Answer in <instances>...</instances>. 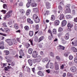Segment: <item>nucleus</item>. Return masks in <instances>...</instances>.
<instances>
[{
	"label": "nucleus",
	"instance_id": "nucleus-60",
	"mask_svg": "<svg viewBox=\"0 0 77 77\" xmlns=\"http://www.w3.org/2000/svg\"><path fill=\"white\" fill-rule=\"evenodd\" d=\"M17 40L20 43L21 42H20V38H17Z\"/></svg>",
	"mask_w": 77,
	"mask_h": 77
},
{
	"label": "nucleus",
	"instance_id": "nucleus-54",
	"mask_svg": "<svg viewBox=\"0 0 77 77\" xmlns=\"http://www.w3.org/2000/svg\"><path fill=\"white\" fill-rule=\"evenodd\" d=\"M74 61L75 63H77V57H75L74 59Z\"/></svg>",
	"mask_w": 77,
	"mask_h": 77
},
{
	"label": "nucleus",
	"instance_id": "nucleus-38",
	"mask_svg": "<svg viewBox=\"0 0 77 77\" xmlns=\"http://www.w3.org/2000/svg\"><path fill=\"white\" fill-rule=\"evenodd\" d=\"M63 31V28L61 27H59L58 29V32H62Z\"/></svg>",
	"mask_w": 77,
	"mask_h": 77
},
{
	"label": "nucleus",
	"instance_id": "nucleus-57",
	"mask_svg": "<svg viewBox=\"0 0 77 77\" xmlns=\"http://www.w3.org/2000/svg\"><path fill=\"white\" fill-rule=\"evenodd\" d=\"M6 61L7 62L9 63V62H12V61L11 60L9 59H8L6 60Z\"/></svg>",
	"mask_w": 77,
	"mask_h": 77
},
{
	"label": "nucleus",
	"instance_id": "nucleus-10",
	"mask_svg": "<svg viewBox=\"0 0 77 77\" xmlns=\"http://www.w3.org/2000/svg\"><path fill=\"white\" fill-rule=\"evenodd\" d=\"M28 2L26 4V7L27 8H29L30 6V4L32 3V1L31 0H28Z\"/></svg>",
	"mask_w": 77,
	"mask_h": 77
},
{
	"label": "nucleus",
	"instance_id": "nucleus-40",
	"mask_svg": "<svg viewBox=\"0 0 77 77\" xmlns=\"http://www.w3.org/2000/svg\"><path fill=\"white\" fill-rule=\"evenodd\" d=\"M1 12L3 14H6V12H7V11L4 10H2L1 11Z\"/></svg>",
	"mask_w": 77,
	"mask_h": 77
},
{
	"label": "nucleus",
	"instance_id": "nucleus-34",
	"mask_svg": "<svg viewBox=\"0 0 77 77\" xmlns=\"http://www.w3.org/2000/svg\"><path fill=\"white\" fill-rule=\"evenodd\" d=\"M36 3H32L31 6L32 7H36Z\"/></svg>",
	"mask_w": 77,
	"mask_h": 77
},
{
	"label": "nucleus",
	"instance_id": "nucleus-44",
	"mask_svg": "<svg viewBox=\"0 0 77 77\" xmlns=\"http://www.w3.org/2000/svg\"><path fill=\"white\" fill-rule=\"evenodd\" d=\"M3 8L4 9H6L7 8V5L4 4L3 5Z\"/></svg>",
	"mask_w": 77,
	"mask_h": 77
},
{
	"label": "nucleus",
	"instance_id": "nucleus-41",
	"mask_svg": "<svg viewBox=\"0 0 77 77\" xmlns=\"http://www.w3.org/2000/svg\"><path fill=\"white\" fill-rule=\"evenodd\" d=\"M35 29L36 30H38L39 29V25L38 24L36 25H35Z\"/></svg>",
	"mask_w": 77,
	"mask_h": 77
},
{
	"label": "nucleus",
	"instance_id": "nucleus-32",
	"mask_svg": "<svg viewBox=\"0 0 77 77\" xmlns=\"http://www.w3.org/2000/svg\"><path fill=\"white\" fill-rule=\"evenodd\" d=\"M29 41L30 42L31 45L32 46L33 45V39H30L29 40Z\"/></svg>",
	"mask_w": 77,
	"mask_h": 77
},
{
	"label": "nucleus",
	"instance_id": "nucleus-6",
	"mask_svg": "<svg viewBox=\"0 0 77 77\" xmlns=\"http://www.w3.org/2000/svg\"><path fill=\"white\" fill-rule=\"evenodd\" d=\"M42 59V57L40 56H38L35 60V61L37 62H39Z\"/></svg>",
	"mask_w": 77,
	"mask_h": 77
},
{
	"label": "nucleus",
	"instance_id": "nucleus-33",
	"mask_svg": "<svg viewBox=\"0 0 77 77\" xmlns=\"http://www.w3.org/2000/svg\"><path fill=\"white\" fill-rule=\"evenodd\" d=\"M4 53L6 55H8L9 54V51H4Z\"/></svg>",
	"mask_w": 77,
	"mask_h": 77
},
{
	"label": "nucleus",
	"instance_id": "nucleus-24",
	"mask_svg": "<svg viewBox=\"0 0 77 77\" xmlns=\"http://www.w3.org/2000/svg\"><path fill=\"white\" fill-rule=\"evenodd\" d=\"M44 39V37L43 36H41L39 39V40L38 41V42H41V41H42L43 39Z\"/></svg>",
	"mask_w": 77,
	"mask_h": 77
},
{
	"label": "nucleus",
	"instance_id": "nucleus-21",
	"mask_svg": "<svg viewBox=\"0 0 77 77\" xmlns=\"http://www.w3.org/2000/svg\"><path fill=\"white\" fill-rule=\"evenodd\" d=\"M33 51V49L31 48H29L28 50V53L30 54H32V52Z\"/></svg>",
	"mask_w": 77,
	"mask_h": 77
},
{
	"label": "nucleus",
	"instance_id": "nucleus-13",
	"mask_svg": "<svg viewBox=\"0 0 77 77\" xmlns=\"http://www.w3.org/2000/svg\"><path fill=\"white\" fill-rule=\"evenodd\" d=\"M37 74L39 75H40V76H43L44 75V74L43 72L41 71H38Z\"/></svg>",
	"mask_w": 77,
	"mask_h": 77
},
{
	"label": "nucleus",
	"instance_id": "nucleus-29",
	"mask_svg": "<svg viewBox=\"0 0 77 77\" xmlns=\"http://www.w3.org/2000/svg\"><path fill=\"white\" fill-rule=\"evenodd\" d=\"M59 47L61 49H62V50H64L65 47L63 46H62L61 45H60Z\"/></svg>",
	"mask_w": 77,
	"mask_h": 77
},
{
	"label": "nucleus",
	"instance_id": "nucleus-5",
	"mask_svg": "<svg viewBox=\"0 0 77 77\" xmlns=\"http://www.w3.org/2000/svg\"><path fill=\"white\" fill-rule=\"evenodd\" d=\"M5 48L4 47V43L3 42H0V49L3 50Z\"/></svg>",
	"mask_w": 77,
	"mask_h": 77
},
{
	"label": "nucleus",
	"instance_id": "nucleus-48",
	"mask_svg": "<svg viewBox=\"0 0 77 77\" xmlns=\"http://www.w3.org/2000/svg\"><path fill=\"white\" fill-rule=\"evenodd\" d=\"M0 35H2V36H7L6 34L1 32H0Z\"/></svg>",
	"mask_w": 77,
	"mask_h": 77
},
{
	"label": "nucleus",
	"instance_id": "nucleus-53",
	"mask_svg": "<svg viewBox=\"0 0 77 77\" xmlns=\"http://www.w3.org/2000/svg\"><path fill=\"white\" fill-rule=\"evenodd\" d=\"M26 69L28 71V72H30V69L29 68V67H26Z\"/></svg>",
	"mask_w": 77,
	"mask_h": 77
},
{
	"label": "nucleus",
	"instance_id": "nucleus-22",
	"mask_svg": "<svg viewBox=\"0 0 77 77\" xmlns=\"http://www.w3.org/2000/svg\"><path fill=\"white\" fill-rule=\"evenodd\" d=\"M34 21L35 22V23H39L40 20L39 19V17H38L36 19L34 20Z\"/></svg>",
	"mask_w": 77,
	"mask_h": 77
},
{
	"label": "nucleus",
	"instance_id": "nucleus-2",
	"mask_svg": "<svg viewBox=\"0 0 77 77\" xmlns=\"http://www.w3.org/2000/svg\"><path fill=\"white\" fill-rule=\"evenodd\" d=\"M12 11H10L7 13L5 15V17L6 18H10L12 16Z\"/></svg>",
	"mask_w": 77,
	"mask_h": 77
},
{
	"label": "nucleus",
	"instance_id": "nucleus-31",
	"mask_svg": "<svg viewBox=\"0 0 77 77\" xmlns=\"http://www.w3.org/2000/svg\"><path fill=\"white\" fill-rule=\"evenodd\" d=\"M19 11L21 14H24V13H25V11L23 9H20Z\"/></svg>",
	"mask_w": 77,
	"mask_h": 77
},
{
	"label": "nucleus",
	"instance_id": "nucleus-19",
	"mask_svg": "<svg viewBox=\"0 0 77 77\" xmlns=\"http://www.w3.org/2000/svg\"><path fill=\"white\" fill-rule=\"evenodd\" d=\"M30 12H31V10H30V9H28L26 12V15H27V16H28V15H30Z\"/></svg>",
	"mask_w": 77,
	"mask_h": 77
},
{
	"label": "nucleus",
	"instance_id": "nucleus-43",
	"mask_svg": "<svg viewBox=\"0 0 77 77\" xmlns=\"http://www.w3.org/2000/svg\"><path fill=\"white\" fill-rule=\"evenodd\" d=\"M69 60H72L73 59V56L71 55H70L69 56Z\"/></svg>",
	"mask_w": 77,
	"mask_h": 77
},
{
	"label": "nucleus",
	"instance_id": "nucleus-30",
	"mask_svg": "<svg viewBox=\"0 0 77 77\" xmlns=\"http://www.w3.org/2000/svg\"><path fill=\"white\" fill-rule=\"evenodd\" d=\"M66 17L68 19H69V18H72V17L71 15H66Z\"/></svg>",
	"mask_w": 77,
	"mask_h": 77
},
{
	"label": "nucleus",
	"instance_id": "nucleus-28",
	"mask_svg": "<svg viewBox=\"0 0 77 77\" xmlns=\"http://www.w3.org/2000/svg\"><path fill=\"white\" fill-rule=\"evenodd\" d=\"M25 30H26L27 31H28L29 30V26H25L24 27Z\"/></svg>",
	"mask_w": 77,
	"mask_h": 77
},
{
	"label": "nucleus",
	"instance_id": "nucleus-63",
	"mask_svg": "<svg viewBox=\"0 0 77 77\" xmlns=\"http://www.w3.org/2000/svg\"><path fill=\"white\" fill-rule=\"evenodd\" d=\"M19 77H23V74H22V73H20Z\"/></svg>",
	"mask_w": 77,
	"mask_h": 77
},
{
	"label": "nucleus",
	"instance_id": "nucleus-1",
	"mask_svg": "<svg viewBox=\"0 0 77 77\" xmlns=\"http://www.w3.org/2000/svg\"><path fill=\"white\" fill-rule=\"evenodd\" d=\"M70 6V5H67L66 6L65 8V13H69L71 12V10L69 8V7Z\"/></svg>",
	"mask_w": 77,
	"mask_h": 77
},
{
	"label": "nucleus",
	"instance_id": "nucleus-25",
	"mask_svg": "<svg viewBox=\"0 0 77 77\" xmlns=\"http://www.w3.org/2000/svg\"><path fill=\"white\" fill-rule=\"evenodd\" d=\"M28 63L30 66H32V60H28Z\"/></svg>",
	"mask_w": 77,
	"mask_h": 77
},
{
	"label": "nucleus",
	"instance_id": "nucleus-42",
	"mask_svg": "<svg viewBox=\"0 0 77 77\" xmlns=\"http://www.w3.org/2000/svg\"><path fill=\"white\" fill-rule=\"evenodd\" d=\"M58 8L59 9H60V10L61 11H62L63 9V8L62 7V6L60 5L59 6Z\"/></svg>",
	"mask_w": 77,
	"mask_h": 77
},
{
	"label": "nucleus",
	"instance_id": "nucleus-7",
	"mask_svg": "<svg viewBox=\"0 0 77 77\" xmlns=\"http://www.w3.org/2000/svg\"><path fill=\"white\" fill-rule=\"evenodd\" d=\"M70 69L72 72H74L77 70V69L75 66H72L70 68Z\"/></svg>",
	"mask_w": 77,
	"mask_h": 77
},
{
	"label": "nucleus",
	"instance_id": "nucleus-51",
	"mask_svg": "<svg viewBox=\"0 0 77 77\" xmlns=\"http://www.w3.org/2000/svg\"><path fill=\"white\" fill-rule=\"evenodd\" d=\"M33 10L34 11L37 12V11H38V8H33Z\"/></svg>",
	"mask_w": 77,
	"mask_h": 77
},
{
	"label": "nucleus",
	"instance_id": "nucleus-9",
	"mask_svg": "<svg viewBox=\"0 0 77 77\" xmlns=\"http://www.w3.org/2000/svg\"><path fill=\"white\" fill-rule=\"evenodd\" d=\"M67 27L69 29H71L72 27H73V24L70 23H68L67 24Z\"/></svg>",
	"mask_w": 77,
	"mask_h": 77
},
{
	"label": "nucleus",
	"instance_id": "nucleus-45",
	"mask_svg": "<svg viewBox=\"0 0 77 77\" xmlns=\"http://www.w3.org/2000/svg\"><path fill=\"white\" fill-rule=\"evenodd\" d=\"M50 62V60H49L48 63L46 66V68H49V66H48V63Z\"/></svg>",
	"mask_w": 77,
	"mask_h": 77
},
{
	"label": "nucleus",
	"instance_id": "nucleus-17",
	"mask_svg": "<svg viewBox=\"0 0 77 77\" xmlns=\"http://www.w3.org/2000/svg\"><path fill=\"white\" fill-rule=\"evenodd\" d=\"M60 21L59 20H56L54 22V26H59Z\"/></svg>",
	"mask_w": 77,
	"mask_h": 77
},
{
	"label": "nucleus",
	"instance_id": "nucleus-26",
	"mask_svg": "<svg viewBox=\"0 0 77 77\" xmlns=\"http://www.w3.org/2000/svg\"><path fill=\"white\" fill-rule=\"evenodd\" d=\"M51 20L52 21H54L55 20V17L54 15H52L51 19Z\"/></svg>",
	"mask_w": 77,
	"mask_h": 77
},
{
	"label": "nucleus",
	"instance_id": "nucleus-49",
	"mask_svg": "<svg viewBox=\"0 0 77 77\" xmlns=\"http://www.w3.org/2000/svg\"><path fill=\"white\" fill-rule=\"evenodd\" d=\"M2 25L4 27H7V25H6V24L5 22H4L2 23Z\"/></svg>",
	"mask_w": 77,
	"mask_h": 77
},
{
	"label": "nucleus",
	"instance_id": "nucleus-11",
	"mask_svg": "<svg viewBox=\"0 0 77 77\" xmlns=\"http://www.w3.org/2000/svg\"><path fill=\"white\" fill-rule=\"evenodd\" d=\"M37 55H38V53H37V52L36 51H34L33 52L32 54V56L33 57H37Z\"/></svg>",
	"mask_w": 77,
	"mask_h": 77
},
{
	"label": "nucleus",
	"instance_id": "nucleus-27",
	"mask_svg": "<svg viewBox=\"0 0 77 77\" xmlns=\"http://www.w3.org/2000/svg\"><path fill=\"white\" fill-rule=\"evenodd\" d=\"M29 35L30 36H32L33 35V32L32 31H30Z\"/></svg>",
	"mask_w": 77,
	"mask_h": 77
},
{
	"label": "nucleus",
	"instance_id": "nucleus-14",
	"mask_svg": "<svg viewBox=\"0 0 77 77\" xmlns=\"http://www.w3.org/2000/svg\"><path fill=\"white\" fill-rule=\"evenodd\" d=\"M64 17L65 16L63 14H61L59 15V20H63L64 19Z\"/></svg>",
	"mask_w": 77,
	"mask_h": 77
},
{
	"label": "nucleus",
	"instance_id": "nucleus-37",
	"mask_svg": "<svg viewBox=\"0 0 77 77\" xmlns=\"http://www.w3.org/2000/svg\"><path fill=\"white\" fill-rule=\"evenodd\" d=\"M18 26L17 24H16L14 25V27H15V29H18Z\"/></svg>",
	"mask_w": 77,
	"mask_h": 77
},
{
	"label": "nucleus",
	"instance_id": "nucleus-64",
	"mask_svg": "<svg viewBox=\"0 0 77 77\" xmlns=\"http://www.w3.org/2000/svg\"><path fill=\"white\" fill-rule=\"evenodd\" d=\"M74 21L75 22H77V17L75 18H74Z\"/></svg>",
	"mask_w": 77,
	"mask_h": 77
},
{
	"label": "nucleus",
	"instance_id": "nucleus-47",
	"mask_svg": "<svg viewBox=\"0 0 77 77\" xmlns=\"http://www.w3.org/2000/svg\"><path fill=\"white\" fill-rule=\"evenodd\" d=\"M69 65L70 66H72V65H73V62H69Z\"/></svg>",
	"mask_w": 77,
	"mask_h": 77
},
{
	"label": "nucleus",
	"instance_id": "nucleus-52",
	"mask_svg": "<svg viewBox=\"0 0 77 77\" xmlns=\"http://www.w3.org/2000/svg\"><path fill=\"white\" fill-rule=\"evenodd\" d=\"M50 68L51 69H52V68H53V63H51L50 66Z\"/></svg>",
	"mask_w": 77,
	"mask_h": 77
},
{
	"label": "nucleus",
	"instance_id": "nucleus-3",
	"mask_svg": "<svg viewBox=\"0 0 77 77\" xmlns=\"http://www.w3.org/2000/svg\"><path fill=\"white\" fill-rule=\"evenodd\" d=\"M59 63H60L55 61L54 66L55 70H58L59 69Z\"/></svg>",
	"mask_w": 77,
	"mask_h": 77
},
{
	"label": "nucleus",
	"instance_id": "nucleus-15",
	"mask_svg": "<svg viewBox=\"0 0 77 77\" xmlns=\"http://www.w3.org/2000/svg\"><path fill=\"white\" fill-rule=\"evenodd\" d=\"M46 6L47 9H50L51 7V5L48 2H47L46 3Z\"/></svg>",
	"mask_w": 77,
	"mask_h": 77
},
{
	"label": "nucleus",
	"instance_id": "nucleus-56",
	"mask_svg": "<svg viewBox=\"0 0 77 77\" xmlns=\"http://www.w3.org/2000/svg\"><path fill=\"white\" fill-rule=\"evenodd\" d=\"M20 56H24V53L22 52L21 53H20Z\"/></svg>",
	"mask_w": 77,
	"mask_h": 77
},
{
	"label": "nucleus",
	"instance_id": "nucleus-35",
	"mask_svg": "<svg viewBox=\"0 0 77 77\" xmlns=\"http://www.w3.org/2000/svg\"><path fill=\"white\" fill-rule=\"evenodd\" d=\"M52 32L53 34H56V29H53V30Z\"/></svg>",
	"mask_w": 77,
	"mask_h": 77
},
{
	"label": "nucleus",
	"instance_id": "nucleus-4",
	"mask_svg": "<svg viewBox=\"0 0 77 77\" xmlns=\"http://www.w3.org/2000/svg\"><path fill=\"white\" fill-rule=\"evenodd\" d=\"M6 42L9 45H13V43L12 40L10 39H8L5 40Z\"/></svg>",
	"mask_w": 77,
	"mask_h": 77
},
{
	"label": "nucleus",
	"instance_id": "nucleus-55",
	"mask_svg": "<svg viewBox=\"0 0 77 77\" xmlns=\"http://www.w3.org/2000/svg\"><path fill=\"white\" fill-rule=\"evenodd\" d=\"M56 58L57 59V60H60V57L58 56H57L56 57Z\"/></svg>",
	"mask_w": 77,
	"mask_h": 77
},
{
	"label": "nucleus",
	"instance_id": "nucleus-39",
	"mask_svg": "<svg viewBox=\"0 0 77 77\" xmlns=\"http://www.w3.org/2000/svg\"><path fill=\"white\" fill-rule=\"evenodd\" d=\"M48 33H50L51 34V36H52L53 37V35H52V32H51V31L50 30V29H49L48 30Z\"/></svg>",
	"mask_w": 77,
	"mask_h": 77
},
{
	"label": "nucleus",
	"instance_id": "nucleus-12",
	"mask_svg": "<svg viewBox=\"0 0 77 77\" xmlns=\"http://www.w3.org/2000/svg\"><path fill=\"white\" fill-rule=\"evenodd\" d=\"M69 34L68 33H67L66 34L65 36H64L65 39L66 40L69 39Z\"/></svg>",
	"mask_w": 77,
	"mask_h": 77
},
{
	"label": "nucleus",
	"instance_id": "nucleus-16",
	"mask_svg": "<svg viewBox=\"0 0 77 77\" xmlns=\"http://www.w3.org/2000/svg\"><path fill=\"white\" fill-rule=\"evenodd\" d=\"M27 21L28 23L30 24H32L33 23V21L31 20V19L29 18H28L27 19Z\"/></svg>",
	"mask_w": 77,
	"mask_h": 77
},
{
	"label": "nucleus",
	"instance_id": "nucleus-20",
	"mask_svg": "<svg viewBox=\"0 0 77 77\" xmlns=\"http://www.w3.org/2000/svg\"><path fill=\"white\" fill-rule=\"evenodd\" d=\"M38 17L37 16V15L36 14H34L32 16V19L34 20L36 19L37 18H38Z\"/></svg>",
	"mask_w": 77,
	"mask_h": 77
},
{
	"label": "nucleus",
	"instance_id": "nucleus-36",
	"mask_svg": "<svg viewBox=\"0 0 77 77\" xmlns=\"http://www.w3.org/2000/svg\"><path fill=\"white\" fill-rule=\"evenodd\" d=\"M65 66V64H62L60 66V69H64V68H65V67H64Z\"/></svg>",
	"mask_w": 77,
	"mask_h": 77
},
{
	"label": "nucleus",
	"instance_id": "nucleus-62",
	"mask_svg": "<svg viewBox=\"0 0 77 77\" xmlns=\"http://www.w3.org/2000/svg\"><path fill=\"white\" fill-rule=\"evenodd\" d=\"M38 70H41L42 69V68L39 66L38 67Z\"/></svg>",
	"mask_w": 77,
	"mask_h": 77
},
{
	"label": "nucleus",
	"instance_id": "nucleus-50",
	"mask_svg": "<svg viewBox=\"0 0 77 77\" xmlns=\"http://www.w3.org/2000/svg\"><path fill=\"white\" fill-rule=\"evenodd\" d=\"M30 46V45L29 43H27L26 45V48H28Z\"/></svg>",
	"mask_w": 77,
	"mask_h": 77
},
{
	"label": "nucleus",
	"instance_id": "nucleus-61",
	"mask_svg": "<svg viewBox=\"0 0 77 77\" xmlns=\"http://www.w3.org/2000/svg\"><path fill=\"white\" fill-rule=\"evenodd\" d=\"M11 65L14 66L15 65V63L14 62H12L11 64Z\"/></svg>",
	"mask_w": 77,
	"mask_h": 77
},
{
	"label": "nucleus",
	"instance_id": "nucleus-58",
	"mask_svg": "<svg viewBox=\"0 0 77 77\" xmlns=\"http://www.w3.org/2000/svg\"><path fill=\"white\" fill-rule=\"evenodd\" d=\"M72 14L73 15H75V10H73L72 11Z\"/></svg>",
	"mask_w": 77,
	"mask_h": 77
},
{
	"label": "nucleus",
	"instance_id": "nucleus-23",
	"mask_svg": "<svg viewBox=\"0 0 77 77\" xmlns=\"http://www.w3.org/2000/svg\"><path fill=\"white\" fill-rule=\"evenodd\" d=\"M72 44L75 47L77 46V41H75L74 42H72Z\"/></svg>",
	"mask_w": 77,
	"mask_h": 77
},
{
	"label": "nucleus",
	"instance_id": "nucleus-8",
	"mask_svg": "<svg viewBox=\"0 0 77 77\" xmlns=\"http://www.w3.org/2000/svg\"><path fill=\"white\" fill-rule=\"evenodd\" d=\"M66 24V21L65 20H63L61 22V25L62 27H63Z\"/></svg>",
	"mask_w": 77,
	"mask_h": 77
},
{
	"label": "nucleus",
	"instance_id": "nucleus-46",
	"mask_svg": "<svg viewBox=\"0 0 77 77\" xmlns=\"http://www.w3.org/2000/svg\"><path fill=\"white\" fill-rule=\"evenodd\" d=\"M64 56H65V57H68V52L65 53L64 54Z\"/></svg>",
	"mask_w": 77,
	"mask_h": 77
},
{
	"label": "nucleus",
	"instance_id": "nucleus-18",
	"mask_svg": "<svg viewBox=\"0 0 77 77\" xmlns=\"http://www.w3.org/2000/svg\"><path fill=\"white\" fill-rule=\"evenodd\" d=\"M71 49L73 52H75V53L77 52V49L75 47H72L71 48Z\"/></svg>",
	"mask_w": 77,
	"mask_h": 77
},
{
	"label": "nucleus",
	"instance_id": "nucleus-59",
	"mask_svg": "<svg viewBox=\"0 0 77 77\" xmlns=\"http://www.w3.org/2000/svg\"><path fill=\"white\" fill-rule=\"evenodd\" d=\"M46 14H47V15H48V14H50V11H46Z\"/></svg>",
	"mask_w": 77,
	"mask_h": 77
}]
</instances>
